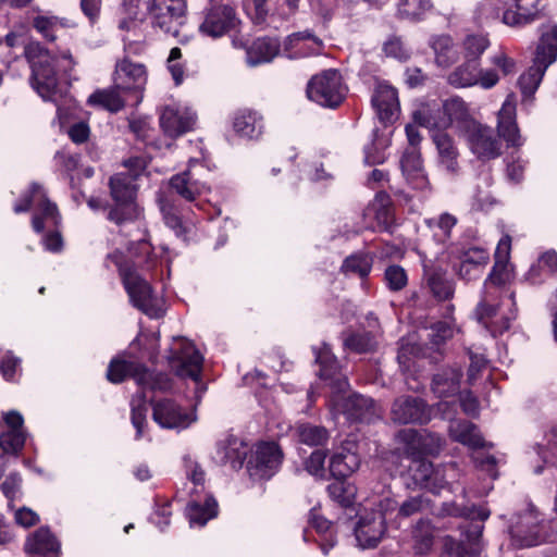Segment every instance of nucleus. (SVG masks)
I'll list each match as a JSON object with an SVG mask.
<instances>
[{
    "label": "nucleus",
    "instance_id": "1",
    "mask_svg": "<svg viewBox=\"0 0 557 557\" xmlns=\"http://www.w3.org/2000/svg\"><path fill=\"white\" fill-rule=\"evenodd\" d=\"M122 164L125 170L113 174L108 183L113 203L108 208L107 219L119 226L135 222L141 215L137 202V181L147 168L141 157H131Z\"/></svg>",
    "mask_w": 557,
    "mask_h": 557
},
{
    "label": "nucleus",
    "instance_id": "2",
    "mask_svg": "<svg viewBox=\"0 0 557 557\" xmlns=\"http://www.w3.org/2000/svg\"><path fill=\"white\" fill-rule=\"evenodd\" d=\"M209 189L205 183L194 178L191 172H184L173 175L169 180L168 188L157 194V202L166 226L174 231L176 236L184 237L187 227L184 223L186 212L189 210L185 203H191Z\"/></svg>",
    "mask_w": 557,
    "mask_h": 557
},
{
    "label": "nucleus",
    "instance_id": "3",
    "mask_svg": "<svg viewBox=\"0 0 557 557\" xmlns=\"http://www.w3.org/2000/svg\"><path fill=\"white\" fill-rule=\"evenodd\" d=\"M25 57L32 69L29 77L32 87L44 100H53L58 88L55 58L39 42H30L26 46Z\"/></svg>",
    "mask_w": 557,
    "mask_h": 557
},
{
    "label": "nucleus",
    "instance_id": "4",
    "mask_svg": "<svg viewBox=\"0 0 557 557\" xmlns=\"http://www.w3.org/2000/svg\"><path fill=\"white\" fill-rule=\"evenodd\" d=\"M347 88L339 71L335 69L324 70L313 75L307 84V97L315 103L335 109L342 104L346 97Z\"/></svg>",
    "mask_w": 557,
    "mask_h": 557
},
{
    "label": "nucleus",
    "instance_id": "5",
    "mask_svg": "<svg viewBox=\"0 0 557 557\" xmlns=\"http://www.w3.org/2000/svg\"><path fill=\"white\" fill-rule=\"evenodd\" d=\"M120 275L131 304L150 318L161 317L162 309L150 283L127 264L120 267Z\"/></svg>",
    "mask_w": 557,
    "mask_h": 557
},
{
    "label": "nucleus",
    "instance_id": "6",
    "mask_svg": "<svg viewBox=\"0 0 557 557\" xmlns=\"http://www.w3.org/2000/svg\"><path fill=\"white\" fill-rule=\"evenodd\" d=\"M147 14L153 28L177 37L185 23L186 0H148Z\"/></svg>",
    "mask_w": 557,
    "mask_h": 557
},
{
    "label": "nucleus",
    "instance_id": "7",
    "mask_svg": "<svg viewBox=\"0 0 557 557\" xmlns=\"http://www.w3.org/2000/svg\"><path fill=\"white\" fill-rule=\"evenodd\" d=\"M199 32L211 38H220L236 30L240 24L236 10L224 0H211L202 12Z\"/></svg>",
    "mask_w": 557,
    "mask_h": 557
},
{
    "label": "nucleus",
    "instance_id": "8",
    "mask_svg": "<svg viewBox=\"0 0 557 557\" xmlns=\"http://www.w3.org/2000/svg\"><path fill=\"white\" fill-rule=\"evenodd\" d=\"M35 203V213L32 219V225L35 232L41 233L45 230V220H51L54 224L60 221V214L55 203L47 197L44 187L34 182L29 186L28 193L14 205L15 213L27 212Z\"/></svg>",
    "mask_w": 557,
    "mask_h": 557
},
{
    "label": "nucleus",
    "instance_id": "9",
    "mask_svg": "<svg viewBox=\"0 0 557 557\" xmlns=\"http://www.w3.org/2000/svg\"><path fill=\"white\" fill-rule=\"evenodd\" d=\"M284 454L275 442L257 443L247 461V472L253 481L270 480L280 469Z\"/></svg>",
    "mask_w": 557,
    "mask_h": 557
},
{
    "label": "nucleus",
    "instance_id": "10",
    "mask_svg": "<svg viewBox=\"0 0 557 557\" xmlns=\"http://www.w3.org/2000/svg\"><path fill=\"white\" fill-rule=\"evenodd\" d=\"M168 361L177 376L189 377L196 382L200 380L203 358L191 342L174 338Z\"/></svg>",
    "mask_w": 557,
    "mask_h": 557
},
{
    "label": "nucleus",
    "instance_id": "11",
    "mask_svg": "<svg viewBox=\"0 0 557 557\" xmlns=\"http://www.w3.org/2000/svg\"><path fill=\"white\" fill-rule=\"evenodd\" d=\"M502 294L495 290H483L481 301L478 304L475 314L481 324L486 327L493 336L502 335L508 331L511 321L516 319V310H511L509 314L502 312L500 307Z\"/></svg>",
    "mask_w": 557,
    "mask_h": 557
},
{
    "label": "nucleus",
    "instance_id": "12",
    "mask_svg": "<svg viewBox=\"0 0 557 557\" xmlns=\"http://www.w3.org/2000/svg\"><path fill=\"white\" fill-rule=\"evenodd\" d=\"M148 72L144 63L122 58L116 61L113 72V83L125 95H134L136 102L143 98V91L147 84Z\"/></svg>",
    "mask_w": 557,
    "mask_h": 557
},
{
    "label": "nucleus",
    "instance_id": "13",
    "mask_svg": "<svg viewBox=\"0 0 557 557\" xmlns=\"http://www.w3.org/2000/svg\"><path fill=\"white\" fill-rule=\"evenodd\" d=\"M465 132L470 151L481 161L494 160L502 156L503 145L493 128L479 122L471 123Z\"/></svg>",
    "mask_w": 557,
    "mask_h": 557
},
{
    "label": "nucleus",
    "instance_id": "14",
    "mask_svg": "<svg viewBox=\"0 0 557 557\" xmlns=\"http://www.w3.org/2000/svg\"><path fill=\"white\" fill-rule=\"evenodd\" d=\"M152 419L162 429H186L195 420L196 416L183 408L174 399H150Z\"/></svg>",
    "mask_w": 557,
    "mask_h": 557
},
{
    "label": "nucleus",
    "instance_id": "15",
    "mask_svg": "<svg viewBox=\"0 0 557 557\" xmlns=\"http://www.w3.org/2000/svg\"><path fill=\"white\" fill-rule=\"evenodd\" d=\"M391 418L398 424H425L431 420V409L420 397L401 396L393 403Z\"/></svg>",
    "mask_w": 557,
    "mask_h": 557
},
{
    "label": "nucleus",
    "instance_id": "16",
    "mask_svg": "<svg viewBox=\"0 0 557 557\" xmlns=\"http://www.w3.org/2000/svg\"><path fill=\"white\" fill-rule=\"evenodd\" d=\"M422 285L437 300L445 301L453 298L454 282L447 276L446 270L433 263L425 256L422 257Z\"/></svg>",
    "mask_w": 557,
    "mask_h": 557
},
{
    "label": "nucleus",
    "instance_id": "17",
    "mask_svg": "<svg viewBox=\"0 0 557 557\" xmlns=\"http://www.w3.org/2000/svg\"><path fill=\"white\" fill-rule=\"evenodd\" d=\"M512 545L518 548L532 547L541 542L540 518L535 510L528 509L517 516V520L510 525Z\"/></svg>",
    "mask_w": 557,
    "mask_h": 557
},
{
    "label": "nucleus",
    "instance_id": "18",
    "mask_svg": "<svg viewBox=\"0 0 557 557\" xmlns=\"http://www.w3.org/2000/svg\"><path fill=\"white\" fill-rule=\"evenodd\" d=\"M509 251L510 238L506 236L502 238L496 247L495 262L487 278L484 282V290H495L502 294L504 287L511 278V271L509 269Z\"/></svg>",
    "mask_w": 557,
    "mask_h": 557
},
{
    "label": "nucleus",
    "instance_id": "19",
    "mask_svg": "<svg viewBox=\"0 0 557 557\" xmlns=\"http://www.w3.org/2000/svg\"><path fill=\"white\" fill-rule=\"evenodd\" d=\"M322 49V39L315 36L310 29L293 33L283 41V53L288 59H299L319 54Z\"/></svg>",
    "mask_w": 557,
    "mask_h": 557
},
{
    "label": "nucleus",
    "instance_id": "20",
    "mask_svg": "<svg viewBox=\"0 0 557 557\" xmlns=\"http://www.w3.org/2000/svg\"><path fill=\"white\" fill-rule=\"evenodd\" d=\"M197 116L189 109L165 107L159 122L163 133L171 138H177L194 129Z\"/></svg>",
    "mask_w": 557,
    "mask_h": 557
},
{
    "label": "nucleus",
    "instance_id": "21",
    "mask_svg": "<svg viewBox=\"0 0 557 557\" xmlns=\"http://www.w3.org/2000/svg\"><path fill=\"white\" fill-rule=\"evenodd\" d=\"M408 472L417 486L433 494H438L447 485L441 470L434 469L425 458L412 459Z\"/></svg>",
    "mask_w": 557,
    "mask_h": 557
},
{
    "label": "nucleus",
    "instance_id": "22",
    "mask_svg": "<svg viewBox=\"0 0 557 557\" xmlns=\"http://www.w3.org/2000/svg\"><path fill=\"white\" fill-rule=\"evenodd\" d=\"M387 524L382 516L366 512L360 517L355 527V536L361 548H374L386 533Z\"/></svg>",
    "mask_w": 557,
    "mask_h": 557
},
{
    "label": "nucleus",
    "instance_id": "23",
    "mask_svg": "<svg viewBox=\"0 0 557 557\" xmlns=\"http://www.w3.org/2000/svg\"><path fill=\"white\" fill-rule=\"evenodd\" d=\"M542 0H515V9H508L503 13L504 24L521 28L543 16L545 5H540Z\"/></svg>",
    "mask_w": 557,
    "mask_h": 557
},
{
    "label": "nucleus",
    "instance_id": "24",
    "mask_svg": "<svg viewBox=\"0 0 557 557\" xmlns=\"http://www.w3.org/2000/svg\"><path fill=\"white\" fill-rule=\"evenodd\" d=\"M371 101L382 122L392 123L398 117V92L393 86L386 83L377 84Z\"/></svg>",
    "mask_w": 557,
    "mask_h": 557
},
{
    "label": "nucleus",
    "instance_id": "25",
    "mask_svg": "<svg viewBox=\"0 0 557 557\" xmlns=\"http://www.w3.org/2000/svg\"><path fill=\"white\" fill-rule=\"evenodd\" d=\"M488 261L490 255L485 249L472 247L462 252L460 262L454 264V271L460 278L473 281L481 277Z\"/></svg>",
    "mask_w": 557,
    "mask_h": 557
},
{
    "label": "nucleus",
    "instance_id": "26",
    "mask_svg": "<svg viewBox=\"0 0 557 557\" xmlns=\"http://www.w3.org/2000/svg\"><path fill=\"white\" fill-rule=\"evenodd\" d=\"M483 533L482 524H470L465 532L462 539L455 541L448 539L446 548L449 555L454 557H476L482 550L481 537Z\"/></svg>",
    "mask_w": 557,
    "mask_h": 557
},
{
    "label": "nucleus",
    "instance_id": "27",
    "mask_svg": "<svg viewBox=\"0 0 557 557\" xmlns=\"http://www.w3.org/2000/svg\"><path fill=\"white\" fill-rule=\"evenodd\" d=\"M343 413L350 421L370 423L379 417L372 398L361 394H351L343 400Z\"/></svg>",
    "mask_w": 557,
    "mask_h": 557
},
{
    "label": "nucleus",
    "instance_id": "28",
    "mask_svg": "<svg viewBox=\"0 0 557 557\" xmlns=\"http://www.w3.org/2000/svg\"><path fill=\"white\" fill-rule=\"evenodd\" d=\"M233 129L245 139H258L264 131L263 116L252 109H239L233 116Z\"/></svg>",
    "mask_w": 557,
    "mask_h": 557
},
{
    "label": "nucleus",
    "instance_id": "29",
    "mask_svg": "<svg viewBox=\"0 0 557 557\" xmlns=\"http://www.w3.org/2000/svg\"><path fill=\"white\" fill-rule=\"evenodd\" d=\"M497 137L503 138L507 147L519 148L523 144L516 121V106L510 101H505L498 112Z\"/></svg>",
    "mask_w": 557,
    "mask_h": 557
},
{
    "label": "nucleus",
    "instance_id": "30",
    "mask_svg": "<svg viewBox=\"0 0 557 557\" xmlns=\"http://www.w3.org/2000/svg\"><path fill=\"white\" fill-rule=\"evenodd\" d=\"M412 116L416 124L429 128L433 134L450 127V119L446 117L443 104L436 102L422 104Z\"/></svg>",
    "mask_w": 557,
    "mask_h": 557
},
{
    "label": "nucleus",
    "instance_id": "31",
    "mask_svg": "<svg viewBox=\"0 0 557 557\" xmlns=\"http://www.w3.org/2000/svg\"><path fill=\"white\" fill-rule=\"evenodd\" d=\"M119 28L125 30L122 40L124 44V57L141 55L146 50L143 21L137 18H124L119 23Z\"/></svg>",
    "mask_w": 557,
    "mask_h": 557
},
{
    "label": "nucleus",
    "instance_id": "32",
    "mask_svg": "<svg viewBox=\"0 0 557 557\" xmlns=\"http://www.w3.org/2000/svg\"><path fill=\"white\" fill-rule=\"evenodd\" d=\"M144 364L119 355L111 359L107 369V379L113 384H120L126 379L132 377L136 383L140 381Z\"/></svg>",
    "mask_w": 557,
    "mask_h": 557
},
{
    "label": "nucleus",
    "instance_id": "33",
    "mask_svg": "<svg viewBox=\"0 0 557 557\" xmlns=\"http://www.w3.org/2000/svg\"><path fill=\"white\" fill-rule=\"evenodd\" d=\"M216 457L221 463L230 465L232 469L238 470L247 457V445L235 436H228L218 443Z\"/></svg>",
    "mask_w": 557,
    "mask_h": 557
},
{
    "label": "nucleus",
    "instance_id": "34",
    "mask_svg": "<svg viewBox=\"0 0 557 557\" xmlns=\"http://www.w3.org/2000/svg\"><path fill=\"white\" fill-rule=\"evenodd\" d=\"M281 42L275 37L257 38L247 49V63L256 66L262 63L271 62L278 55Z\"/></svg>",
    "mask_w": 557,
    "mask_h": 557
},
{
    "label": "nucleus",
    "instance_id": "35",
    "mask_svg": "<svg viewBox=\"0 0 557 557\" xmlns=\"http://www.w3.org/2000/svg\"><path fill=\"white\" fill-rule=\"evenodd\" d=\"M448 433L454 442L472 449L484 447V440L478 426L468 420H454L449 423Z\"/></svg>",
    "mask_w": 557,
    "mask_h": 557
},
{
    "label": "nucleus",
    "instance_id": "36",
    "mask_svg": "<svg viewBox=\"0 0 557 557\" xmlns=\"http://www.w3.org/2000/svg\"><path fill=\"white\" fill-rule=\"evenodd\" d=\"M26 549L45 557H58L60 543L48 529L40 528L28 539Z\"/></svg>",
    "mask_w": 557,
    "mask_h": 557
},
{
    "label": "nucleus",
    "instance_id": "37",
    "mask_svg": "<svg viewBox=\"0 0 557 557\" xmlns=\"http://www.w3.org/2000/svg\"><path fill=\"white\" fill-rule=\"evenodd\" d=\"M360 461L358 454L342 448L331 457L330 472L334 479H346L359 469Z\"/></svg>",
    "mask_w": 557,
    "mask_h": 557
},
{
    "label": "nucleus",
    "instance_id": "38",
    "mask_svg": "<svg viewBox=\"0 0 557 557\" xmlns=\"http://www.w3.org/2000/svg\"><path fill=\"white\" fill-rule=\"evenodd\" d=\"M433 143L438 151L441 163L450 173L458 171V150L454 139L445 132H436L432 134Z\"/></svg>",
    "mask_w": 557,
    "mask_h": 557
},
{
    "label": "nucleus",
    "instance_id": "39",
    "mask_svg": "<svg viewBox=\"0 0 557 557\" xmlns=\"http://www.w3.org/2000/svg\"><path fill=\"white\" fill-rule=\"evenodd\" d=\"M442 104L446 117L450 119V126L456 123L461 134L472 126L471 123L478 122L470 115L467 103L461 98L454 97L445 100Z\"/></svg>",
    "mask_w": 557,
    "mask_h": 557
},
{
    "label": "nucleus",
    "instance_id": "40",
    "mask_svg": "<svg viewBox=\"0 0 557 557\" xmlns=\"http://www.w3.org/2000/svg\"><path fill=\"white\" fill-rule=\"evenodd\" d=\"M431 48L434 51L435 62L438 66L449 67L459 58L458 48L448 35L433 37L431 39Z\"/></svg>",
    "mask_w": 557,
    "mask_h": 557
},
{
    "label": "nucleus",
    "instance_id": "41",
    "mask_svg": "<svg viewBox=\"0 0 557 557\" xmlns=\"http://www.w3.org/2000/svg\"><path fill=\"white\" fill-rule=\"evenodd\" d=\"M461 373L456 369H444L434 374L432 391L438 397L454 396L460 388Z\"/></svg>",
    "mask_w": 557,
    "mask_h": 557
},
{
    "label": "nucleus",
    "instance_id": "42",
    "mask_svg": "<svg viewBox=\"0 0 557 557\" xmlns=\"http://www.w3.org/2000/svg\"><path fill=\"white\" fill-rule=\"evenodd\" d=\"M123 90L116 88L115 84L107 89L96 90L88 97V103L101 107L110 112H119L125 107V99L122 96Z\"/></svg>",
    "mask_w": 557,
    "mask_h": 557
},
{
    "label": "nucleus",
    "instance_id": "43",
    "mask_svg": "<svg viewBox=\"0 0 557 557\" xmlns=\"http://www.w3.org/2000/svg\"><path fill=\"white\" fill-rule=\"evenodd\" d=\"M294 433L299 443L311 447L323 446L330 438V433L326 428L309 422L296 424Z\"/></svg>",
    "mask_w": 557,
    "mask_h": 557
},
{
    "label": "nucleus",
    "instance_id": "44",
    "mask_svg": "<svg viewBox=\"0 0 557 557\" xmlns=\"http://www.w3.org/2000/svg\"><path fill=\"white\" fill-rule=\"evenodd\" d=\"M480 74V63H473L465 60L457 66L447 78L450 86L455 88H466L478 85Z\"/></svg>",
    "mask_w": 557,
    "mask_h": 557
},
{
    "label": "nucleus",
    "instance_id": "45",
    "mask_svg": "<svg viewBox=\"0 0 557 557\" xmlns=\"http://www.w3.org/2000/svg\"><path fill=\"white\" fill-rule=\"evenodd\" d=\"M373 265V258L368 252H356L346 257L341 265V272L348 275H357L361 280H366Z\"/></svg>",
    "mask_w": 557,
    "mask_h": 557
},
{
    "label": "nucleus",
    "instance_id": "46",
    "mask_svg": "<svg viewBox=\"0 0 557 557\" xmlns=\"http://www.w3.org/2000/svg\"><path fill=\"white\" fill-rule=\"evenodd\" d=\"M431 0H399L397 15L399 18L412 22L422 21L433 10Z\"/></svg>",
    "mask_w": 557,
    "mask_h": 557
},
{
    "label": "nucleus",
    "instance_id": "47",
    "mask_svg": "<svg viewBox=\"0 0 557 557\" xmlns=\"http://www.w3.org/2000/svg\"><path fill=\"white\" fill-rule=\"evenodd\" d=\"M218 513V504L214 498L208 497L205 504L201 505L196 500L188 503L186 507V515L190 524L205 525L208 520L214 518Z\"/></svg>",
    "mask_w": 557,
    "mask_h": 557
},
{
    "label": "nucleus",
    "instance_id": "48",
    "mask_svg": "<svg viewBox=\"0 0 557 557\" xmlns=\"http://www.w3.org/2000/svg\"><path fill=\"white\" fill-rule=\"evenodd\" d=\"M343 345L352 352L367 354L374 351L377 343L371 332L362 331L343 334Z\"/></svg>",
    "mask_w": 557,
    "mask_h": 557
},
{
    "label": "nucleus",
    "instance_id": "49",
    "mask_svg": "<svg viewBox=\"0 0 557 557\" xmlns=\"http://www.w3.org/2000/svg\"><path fill=\"white\" fill-rule=\"evenodd\" d=\"M398 441L403 444V455L407 459L424 458L422 446V432L413 429H406L398 432Z\"/></svg>",
    "mask_w": 557,
    "mask_h": 557
},
{
    "label": "nucleus",
    "instance_id": "50",
    "mask_svg": "<svg viewBox=\"0 0 557 557\" xmlns=\"http://www.w3.org/2000/svg\"><path fill=\"white\" fill-rule=\"evenodd\" d=\"M32 25L44 39L52 42L57 39V33L66 27L67 23L54 15H37L33 18Z\"/></svg>",
    "mask_w": 557,
    "mask_h": 557
},
{
    "label": "nucleus",
    "instance_id": "51",
    "mask_svg": "<svg viewBox=\"0 0 557 557\" xmlns=\"http://www.w3.org/2000/svg\"><path fill=\"white\" fill-rule=\"evenodd\" d=\"M140 376L137 384L144 389L166 393L173 388V380L166 373L150 371L145 364Z\"/></svg>",
    "mask_w": 557,
    "mask_h": 557
},
{
    "label": "nucleus",
    "instance_id": "52",
    "mask_svg": "<svg viewBox=\"0 0 557 557\" xmlns=\"http://www.w3.org/2000/svg\"><path fill=\"white\" fill-rule=\"evenodd\" d=\"M327 494L330 498L337 503L341 507H350L356 497L357 488L355 485L345 481V479H335L327 485Z\"/></svg>",
    "mask_w": 557,
    "mask_h": 557
},
{
    "label": "nucleus",
    "instance_id": "53",
    "mask_svg": "<svg viewBox=\"0 0 557 557\" xmlns=\"http://www.w3.org/2000/svg\"><path fill=\"white\" fill-rule=\"evenodd\" d=\"M557 60V42L542 32L535 50L533 63L547 70Z\"/></svg>",
    "mask_w": 557,
    "mask_h": 557
},
{
    "label": "nucleus",
    "instance_id": "54",
    "mask_svg": "<svg viewBox=\"0 0 557 557\" xmlns=\"http://www.w3.org/2000/svg\"><path fill=\"white\" fill-rule=\"evenodd\" d=\"M430 506V500L422 495L411 496L404 500L395 515L393 523L395 528L400 527V520L423 512Z\"/></svg>",
    "mask_w": 557,
    "mask_h": 557
},
{
    "label": "nucleus",
    "instance_id": "55",
    "mask_svg": "<svg viewBox=\"0 0 557 557\" xmlns=\"http://www.w3.org/2000/svg\"><path fill=\"white\" fill-rule=\"evenodd\" d=\"M441 515L451 517H463L468 519H479L481 521H484L488 518L490 511L481 507H468L458 505L456 502H447L443 503L441 508Z\"/></svg>",
    "mask_w": 557,
    "mask_h": 557
},
{
    "label": "nucleus",
    "instance_id": "56",
    "mask_svg": "<svg viewBox=\"0 0 557 557\" xmlns=\"http://www.w3.org/2000/svg\"><path fill=\"white\" fill-rule=\"evenodd\" d=\"M490 47V40L484 35H468L462 42L463 59L480 63V58Z\"/></svg>",
    "mask_w": 557,
    "mask_h": 557
},
{
    "label": "nucleus",
    "instance_id": "57",
    "mask_svg": "<svg viewBox=\"0 0 557 557\" xmlns=\"http://www.w3.org/2000/svg\"><path fill=\"white\" fill-rule=\"evenodd\" d=\"M545 72L546 70L533 63L523 74L520 75L518 85L524 97H530L536 91Z\"/></svg>",
    "mask_w": 557,
    "mask_h": 557
},
{
    "label": "nucleus",
    "instance_id": "58",
    "mask_svg": "<svg viewBox=\"0 0 557 557\" xmlns=\"http://www.w3.org/2000/svg\"><path fill=\"white\" fill-rule=\"evenodd\" d=\"M26 441L25 432L5 431L0 435V448L4 455L18 456Z\"/></svg>",
    "mask_w": 557,
    "mask_h": 557
},
{
    "label": "nucleus",
    "instance_id": "59",
    "mask_svg": "<svg viewBox=\"0 0 557 557\" xmlns=\"http://www.w3.org/2000/svg\"><path fill=\"white\" fill-rule=\"evenodd\" d=\"M458 220L455 215L450 213H442L437 219H430L426 221V224L431 228H437L440 233H435L434 235L438 237V239L445 244L451 237V230L456 226Z\"/></svg>",
    "mask_w": 557,
    "mask_h": 557
},
{
    "label": "nucleus",
    "instance_id": "60",
    "mask_svg": "<svg viewBox=\"0 0 557 557\" xmlns=\"http://www.w3.org/2000/svg\"><path fill=\"white\" fill-rule=\"evenodd\" d=\"M384 280L389 290L399 292L407 286L408 276L405 269L400 265H388L384 272Z\"/></svg>",
    "mask_w": 557,
    "mask_h": 557
},
{
    "label": "nucleus",
    "instance_id": "61",
    "mask_svg": "<svg viewBox=\"0 0 557 557\" xmlns=\"http://www.w3.org/2000/svg\"><path fill=\"white\" fill-rule=\"evenodd\" d=\"M454 336V325L447 321H438L430 326L429 339L433 346L440 347Z\"/></svg>",
    "mask_w": 557,
    "mask_h": 557
},
{
    "label": "nucleus",
    "instance_id": "62",
    "mask_svg": "<svg viewBox=\"0 0 557 557\" xmlns=\"http://www.w3.org/2000/svg\"><path fill=\"white\" fill-rule=\"evenodd\" d=\"M400 166L405 176L423 171L421 154L418 148H407L400 159Z\"/></svg>",
    "mask_w": 557,
    "mask_h": 557
},
{
    "label": "nucleus",
    "instance_id": "63",
    "mask_svg": "<svg viewBox=\"0 0 557 557\" xmlns=\"http://www.w3.org/2000/svg\"><path fill=\"white\" fill-rule=\"evenodd\" d=\"M21 370V359L8 350L0 359V373L5 381H14Z\"/></svg>",
    "mask_w": 557,
    "mask_h": 557
},
{
    "label": "nucleus",
    "instance_id": "64",
    "mask_svg": "<svg viewBox=\"0 0 557 557\" xmlns=\"http://www.w3.org/2000/svg\"><path fill=\"white\" fill-rule=\"evenodd\" d=\"M326 451L317 449L305 461V469L317 478H324Z\"/></svg>",
    "mask_w": 557,
    "mask_h": 557
}]
</instances>
